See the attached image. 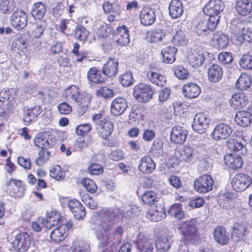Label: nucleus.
<instances>
[{
    "mask_svg": "<svg viewBox=\"0 0 252 252\" xmlns=\"http://www.w3.org/2000/svg\"><path fill=\"white\" fill-rule=\"evenodd\" d=\"M140 211L141 208L135 205L129 206L125 213L118 208L102 209L100 213L101 221L99 224L100 229L96 232V236L100 244L105 247L111 243L120 242L124 233L123 228L118 226L114 232H110V231L120 218H129Z\"/></svg>",
    "mask_w": 252,
    "mask_h": 252,
    "instance_id": "1",
    "label": "nucleus"
},
{
    "mask_svg": "<svg viewBox=\"0 0 252 252\" xmlns=\"http://www.w3.org/2000/svg\"><path fill=\"white\" fill-rule=\"evenodd\" d=\"M154 91L151 86L145 83H140L133 88V96L139 102L146 103L153 97Z\"/></svg>",
    "mask_w": 252,
    "mask_h": 252,
    "instance_id": "2",
    "label": "nucleus"
},
{
    "mask_svg": "<svg viewBox=\"0 0 252 252\" xmlns=\"http://www.w3.org/2000/svg\"><path fill=\"white\" fill-rule=\"evenodd\" d=\"M249 232V224L246 222H236L232 227V238L236 242L245 241Z\"/></svg>",
    "mask_w": 252,
    "mask_h": 252,
    "instance_id": "3",
    "label": "nucleus"
},
{
    "mask_svg": "<svg viewBox=\"0 0 252 252\" xmlns=\"http://www.w3.org/2000/svg\"><path fill=\"white\" fill-rule=\"evenodd\" d=\"M214 180L209 175H204L197 178L194 183V189L198 192L205 193L213 189Z\"/></svg>",
    "mask_w": 252,
    "mask_h": 252,
    "instance_id": "4",
    "label": "nucleus"
},
{
    "mask_svg": "<svg viewBox=\"0 0 252 252\" xmlns=\"http://www.w3.org/2000/svg\"><path fill=\"white\" fill-rule=\"evenodd\" d=\"M252 180L250 176L244 173L236 174L232 179V186L237 192L245 190L252 184Z\"/></svg>",
    "mask_w": 252,
    "mask_h": 252,
    "instance_id": "5",
    "label": "nucleus"
},
{
    "mask_svg": "<svg viewBox=\"0 0 252 252\" xmlns=\"http://www.w3.org/2000/svg\"><path fill=\"white\" fill-rule=\"evenodd\" d=\"M12 245L18 252H25L31 245V237L27 233L20 232L15 236Z\"/></svg>",
    "mask_w": 252,
    "mask_h": 252,
    "instance_id": "6",
    "label": "nucleus"
},
{
    "mask_svg": "<svg viewBox=\"0 0 252 252\" xmlns=\"http://www.w3.org/2000/svg\"><path fill=\"white\" fill-rule=\"evenodd\" d=\"M209 122L210 120L207 114L198 113L194 117L192 127L194 131L203 133L208 128Z\"/></svg>",
    "mask_w": 252,
    "mask_h": 252,
    "instance_id": "7",
    "label": "nucleus"
},
{
    "mask_svg": "<svg viewBox=\"0 0 252 252\" xmlns=\"http://www.w3.org/2000/svg\"><path fill=\"white\" fill-rule=\"evenodd\" d=\"M10 21L13 27L18 30H21L27 25L28 16L23 10L17 9L11 15Z\"/></svg>",
    "mask_w": 252,
    "mask_h": 252,
    "instance_id": "8",
    "label": "nucleus"
},
{
    "mask_svg": "<svg viewBox=\"0 0 252 252\" xmlns=\"http://www.w3.org/2000/svg\"><path fill=\"white\" fill-rule=\"evenodd\" d=\"M232 130L228 125L220 123L217 125L211 133L212 138L216 140L226 139L232 133Z\"/></svg>",
    "mask_w": 252,
    "mask_h": 252,
    "instance_id": "9",
    "label": "nucleus"
},
{
    "mask_svg": "<svg viewBox=\"0 0 252 252\" xmlns=\"http://www.w3.org/2000/svg\"><path fill=\"white\" fill-rule=\"evenodd\" d=\"M224 7V2L221 0H210L203 7V11L207 15H219Z\"/></svg>",
    "mask_w": 252,
    "mask_h": 252,
    "instance_id": "10",
    "label": "nucleus"
},
{
    "mask_svg": "<svg viewBox=\"0 0 252 252\" xmlns=\"http://www.w3.org/2000/svg\"><path fill=\"white\" fill-rule=\"evenodd\" d=\"M183 239L187 242H193L197 235V230L195 224L191 222H186L180 229Z\"/></svg>",
    "mask_w": 252,
    "mask_h": 252,
    "instance_id": "11",
    "label": "nucleus"
},
{
    "mask_svg": "<svg viewBox=\"0 0 252 252\" xmlns=\"http://www.w3.org/2000/svg\"><path fill=\"white\" fill-rule=\"evenodd\" d=\"M141 23L144 26L152 25L156 21V16L154 9L149 6H144L140 13Z\"/></svg>",
    "mask_w": 252,
    "mask_h": 252,
    "instance_id": "12",
    "label": "nucleus"
},
{
    "mask_svg": "<svg viewBox=\"0 0 252 252\" xmlns=\"http://www.w3.org/2000/svg\"><path fill=\"white\" fill-rule=\"evenodd\" d=\"M127 104L126 100L123 97H117L112 102L111 105V112L115 116H119L123 114L126 108Z\"/></svg>",
    "mask_w": 252,
    "mask_h": 252,
    "instance_id": "13",
    "label": "nucleus"
},
{
    "mask_svg": "<svg viewBox=\"0 0 252 252\" xmlns=\"http://www.w3.org/2000/svg\"><path fill=\"white\" fill-rule=\"evenodd\" d=\"M188 135L187 130L180 126L172 128L170 134V139L175 144H182L186 141Z\"/></svg>",
    "mask_w": 252,
    "mask_h": 252,
    "instance_id": "14",
    "label": "nucleus"
},
{
    "mask_svg": "<svg viewBox=\"0 0 252 252\" xmlns=\"http://www.w3.org/2000/svg\"><path fill=\"white\" fill-rule=\"evenodd\" d=\"M41 112L42 108L40 105H35L25 109L24 111L23 121L27 125H30L36 120Z\"/></svg>",
    "mask_w": 252,
    "mask_h": 252,
    "instance_id": "15",
    "label": "nucleus"
},
{
    "mask_svg": "<svg viewBox=\"0 0 252 252\" xmlns=\"http://www.w3.org/2000/svg\"><path fill=\"white\" fill-rule=\"evenodd\" d=\"M6 186L13 195L17 197H22L25 193V186L20 180L11 179L6 183Z\"/></svg>",
    "mask_w": 252,
    "mask_h": 252,
    "instance_id": "16",
    "label": "nucleus"
},
{
    "mask_svg": "<svg viewBox=\"0 0 252 252\" xmlns=\"http://www.w3.org/2000/svg\"><path fill=\"white\" fill-rule=\"evenodd\" d=\"M91 99V95L86 92L79 93L75 102L78 105V112L83 114L87 110Z\"/></svg>",
    "mask_w": 252,
    "mask_h": 252,
    "instance_id": "17",
    "label": "nucleus"
},
{
    "mask_svg": "<svg viewBox=\"0 0 252 252\" xmlns=\"http://www.w3.org/2000/svg\"><path fill=\"white\" fill-rule=\"evenodd\" d=\"M246 141L243 139H229L227 142V148L234 152L240 151L241 154L245 155L247 153L246 148Z\"/></svg>",
    "mask_w": 252,
    "mask_h": 252,
    "instance_id": "18",
    "label": "nucleus"
},
{
    "mask_svg": "<svg viewBox=\"0 0 252 252\" xmlns=\"http://www.w3.org/2000/svg\"><path fill=\"white\" fill-rule=\"evenodd\" d=\"M139 252H153V244L150 240L143 234H139L136 242Z\"/></svg>",
    "mask_w": 252,
    "mask_h": 252,
    "instance_id": "19",
    "label": "nucleus"
},
{
    "mask_svg": "<svg viewBox=\"0 0 252 252\" xmlns=\"http://www.w3.org/2000/svg\"><path fill=\"white\" fill-rule=\"evenodd\" d=\"M156 168V163L149 156H145L141 158L138 165L139 171L144 174L152 173Z\"/></svg>",
    "mask_w": 252,
    "mask_h": 252,
    "instance_id": "20",
    "label": "nucleus"
},
{
    "mask_svg": "<svg viewBox=\"0 0 252 252\" xmlns=\"http://www.w3.org/2000/svg\"><path fill=\"white\" fill-rule=\"evenodd\" d=\"M224 161L228 168L234 170L241 168L243 164L242 158L236 155L227 154L225 155Z\"/></svg>",
    "mask_w": 252,
    "mask_h": 252,
    "instance_id": "21",
    "label": "nucleus"
},
{
    "mask_svg": "<svg viewBox=\"0 0 252 252\" xmlns=\"http://www.w3.org/2000/svg\"><path fill=\"white\" fill-rule=\"evenodd\" d=\"M222 68L218 64H213L208 69V78L210 82L217 83L221 78Z\"/></svg>",
    "mask_w": 252,
    "mask_h": 252,
    "instance_id": "22",
    "label": "nucleus"
},
{
    "mask_svg": "<svg viewBox=\"0 0 252 252\" xmlns=\"http://www.w3.org/2000/svg\"><path fill=\"white\" fill-rule=\"evenodd\" d=\"M235 8L239 15H247L252 11V2L250 0H237Z\"/></svg>",
    "mask_w": 252,
    "mask_h": 252,
    "instance_id": "23",
    "label": "nucleus"
},
{
    "mask_svg": "<svg viewBox=\"0 0 252 252\" xmlns=\"http://www.w3.org/2000/svg\"><path fill=\"white\" fill-rule=\"evenodd\" d=\"M118 62L114 59H109L104 64L102 71L103 74L109 77H112L117 74Z\"/></svg>",
    "mask_w": 252,
    "mask_h": 252,
    "instance_id": "24",
    "label": "nucleus"
},
{
    "mask_svg": "<svg viewBox=\"0 0 252 252\" xmlns=\"http://www.w3.org/2000/svg\"><path fill=\"white\" fill-rule=\"evenodd\" d=\"M200 87L196 84L189 83L185 85L183 88V93L185 96L189 98L197 97L200 94Z\"/></svg>",
    "mask_w": 252,
    "mask_h": 252,
    "instance_id": "25",
    "label": "nucleus"
},
{
    "mask_svg": "<svg viewBox=\"0 0 252 252\" xmlns=\"http://www.w3.org/2000/svg\"><path fill=\"white\" fill-rule=\"evenodd\" d=\"M235 121L241 126H248L252 122V113L245 111H239L235 115Z\"/></svg>",
    "mask_w": 252,
    "mask_h": 252,
    "instance_id": "26",
    "label": "nucleus"
},
{
    "mask_svg": "<svg viewBox=\"0 0 252 252\" xmlns=\"http://www.w3.org/2000/svg\"><path fill=\"white\" fill-rule=\"evenodd\" d=\"M169 14L173 19L180 17L183 13L184 8L179 0H172L169 5Z\"/></svg>",
    "mask_w": 252,
    "mask_h": 252,
    "instance_id": "27",
    "label": "nucleus"
},
{
    "mask_svg": "<svg viewBox=\"0 0 252 252\" xmlns=\"http://www.w3.org/2000/svg\"><path fill=\"white\" fill-rule=\"evenodd\" d=\"M88 80L95 84H100L105 81V75L101 70L97 69L96 67L90 68L87 73Z\"/></svg>",
    "mask_w": 252,
    "mask_h": 252,
    "instance_id": "28",
    "label": "nucleus"
},
{
    "mask_svg": "<svg viewBox=\"0 0 252 252\" xmlns=\"http://www.w3.org/2000/svg\"><path fill=\"white\" fill-rule=\"evenodd\" d=\"M247 99V97L243 93H235L230 99V104L234 109H240L246 106Z\"/></svg>",
    "mask_w": 252,
    "mask_h": 252,
    "instance_id": "29",
    "label": "nucleus"
},
{
    "mask_svg": "<svg viewBox=\"0 0 252 252\" xmlns=\"http://www.w3.org/2000/svg\"><path fill=\"white\" fill-rule=\"evenodd\" d=\"M165 209L161 206H156L155 210L149 211L147 214L148 219L153 221H158L165 218Z\"/></svg>",
    "mask_w": 252,
    "mask_h": 252,
    "instance_id": "30",
    "label": "nucleus"
},
{
    "mask_svg": "<svg viewBox=\"0 0 252 252\" xmlns=\"http://www.w3.org/2000/svg\"><path fill=\"white\" fill-rule=\"evenodd\" d=\"M65 229L66 226L63 225H60L54 228L50 233L51 240L56 243L63 240L67 235Z\"/></svg>",
    "mask_w": 252,
    "mask_h": 252,
    "instance_id": "31",
    "label": "nucleus"
},
{
    "mask_svg": "<svg viewBox=\"0 0 252 252\" xmlns=\"http://www.w3.org/2000/svg\"><path fill=\"white\" fill-rule=\"evenodd\" d=\"M178 50L173 46H168L162 49L161 54L164 63H172L176 60L175 54Z\"/></svg>",
    "mask_w": 252,
    "mask_h": 252,
    "instance_id": "32",
    "label": "nucleus"
},
{
    "mask_svg": "<svg viewBox=\"0 0 252 252\" xmlns=\"http://www.w3.org/2000/svg\"><path fill=\"white\" fill-rule=\"evenodd\" d=\"M61 220L60 214L56 211H52L48 214L44 223V227L47 229H50L52 227L58 224Z\"/></svg>",
    "mask_w": 252,
    "mask_h": 252,
    "instance_id": "33",
    "label": "nucleus"
},
{
    "mask_svg": "<svg viewBox=\"0 0 252 252\" xmlns=\"http://www.w3.org/2000/svg\"><path fill=\"white\" fill-rule=\"evenodd\" d=\"M178 154L181 156L180 160L189 161L194 158L196 155V151L190 146H186L183 149L176 151L175 154L177 156Z\"/></svg>",
    "mask_w": 252,
    "mask_h": 252,
    "instance_id": "34",
    "label": "nucleus"
},
{
    "mask_svg": "<svg viewBox=\"0 0 252 252\" xmlns=\"http://www.w3.org/2000/svg\"><path fill=\"white\" fill-rule=\"evenodd\" d=\"M215 240L219 244L225 245L228 242L229 238L226 234V229L223 226L216 228L214 232Z\"/></svg>",
    "mask_w": 252,
    "mask_h": 252,
    "instance_id": "35",
    "label": "nucleus"
},
{
    "mask_svg": "<svg viewBox=\"0 0 252 252\" xmlns=\"http://www.w3.org/2000/svg\"><path fill=\"white\" fill-rule=\"evenodd\" d=\"M46 12V7L45 4L42 2H38L33 4L31 14L34 18L41 20Z\"/></svg>",
    "mask_w": 252,
    "mask_h": 252,
    "instance_id": "36",
    "label": "nucleus"
},
{
    "mask_svg": "<svg viewBox=\"0 0 252 252\" xmlns=\"http://www.w3.org/2000/svg\"><path fill=\"white\" fill-rule=\"evenodd\" d=\"M213 39L216 42V46L218 49H224L228 45V37L227 35L222 32H217L215 33L213 35Z\"/></svg>",
    "mask_w": 252,
    "mask_h": 252,
    "instance_id": "37",
    "label": "nucleus"
},
{
    "mask_svg": "<svg viewBox=\"0 0 252 252\" xmlns=\"http://www.w3.org/2000/svg\"><path fill=\"white\" fill-rule=\"evenodd\" d=\"M147 78L153 84L158 86H163L165 84L166 80L164 76L154 71L148 72Z\"/></svg>",
    "mask_w": 252,
    "mask_h": 252,
    "instance_id": "38",
    "label": "nucleus"
},
{
    "mask_svg": "<svg viewBox=\"0 0 252 252\" xmlns=\"http://www.w3.org/2000/svg\"><path fill=\"white\" fill-rule=\"evenodd\" d=\"M171 243L170 238L160 237L156 242V248L158 252H165L170 249Z\"/></svg>",
    "mask_w": 252,
    "mask_h": 252,
    "instance_id": "39",
    "label": "nucleus"
},
{
    "mask_svg": "<svg viewBox=\"0 0 252 252\" xmlns=\"http://www.w3.org/2000/svg\"><path fill=\"white\" fill-rule=\"evenodd\" d=\"M16 6L14 0H0V12L9 14Z\"/></svg>",
    "mask_w": 252,
    "mask_h": 252,
    "instance_id": "40",
    "label": "nucleus"
},
{
    "mask_svg": "<svg viewBox=\"0 0 252 252\" xmlns=\"http://www.w3.org/2000/svg\"><path fill=\"white\" fill-rule=\"evenodd\" d=\"M237 44H242L244 42L247 41L250 42L252 41V30L248 28L245 27L240 32V34L237 35L235 39Z\"/></svg>",
    "mask_w": 252,
    "mask_h": 252,
    "instance_id": "41",
    "label": "nucleus"
},
{
    "mask_svg": "<svg viewBox=\"0 0 252 252\" xmlns=\"http://www.w3.org/2000/svg\"><path fill=\"white\" fill-rule=\"evenodd\" d=\"M34 142L35 146L41 148V150L51 148L55 145V141L51 139H45L39 136L35 137Z\"/></svg>",
    "mask_w": 252,
    "mask_h": 252,
    "instance_id": "42",
    "label": "nucleus"
},
{
    "mask_svg": "<svg viewBox=\"0 0 252 252\" xmlns=\"http://www.w3.org/2000/svg\"><path fill=\"white\" fill-rule=\"evenodd\" d=\"M79 93V88L75 85H72L64 91V98L66 101H75Z\"/></svg>",
    "mask_w": 252,
    "mask_h": 252,
    "instance_id": "43",
    "label": "nucleus"
},
{
    "mask_svg": "<svg viewBox=\"0 0 252 252\" xmlns=\"http://www.w3.org/2000/svg\"><path fill=\"white\" fill-rule=\"evenodd\" d=\"M251 84V77L249 75L242 74L238 79L236 86L240 90H245L250 87Z\"/></svg>",
    "mask_w": 252,
    "mask_h": 252,
    "instance_id": "44",
    "label": "nucleus"
},
{
    "mask_svg": "<svg viewBox=\"0 0 252 252\" xmlns=\"http://www.w3.org/2000/svg\"><path fill=\"white\" fill-rule=\"evenodd\" d=\"M230 28L231 29V32L234 35L236 38L237 35L240 34V32L245 28L244 23L241 20L236 18L233 19L231 23Z\"/></svg>",
    "mask_w": 252,
    "mask_h": 252,
    "instance_id": "45",
    "label": "nucleus"
},
{
    "mask_svg": "<svg viewBox=\"0 0 252 252\" xmlns=\"http://www.w3.org/2000/svg\"><path fill=\"white\" fill-rule=\"evenodd\" d=\"M189 62L195 67L200 66L205 60V56L203 53H195L189 57Z\"/></svg>",
    "mask_w": 252,
    "mask_h": 252,
    "instance_id": "46",
    "label": "nucleus"
},
{
    "mask_svg": "<svg viewBox=\"0 0 252 252\" xmlns=\"http://www.w3.org/2000/svg\"><path fill=\"white\" fill-rule=\"evenodd\" d=\"M188 39L185 33L182 30L178 31L173 38V43L176 46L186 45Z\"/></svg>",
    "mask_w": 252,
    "mask_h": 252,
    "instance_id": "47",
    "label": "nucleus"
},
{
    "mask_svg": "<svg viewBox=\"0 0 252 252\" xmlns=\"http://www.w3.org/2000/svg\"><path fill=\"white\" fill-rule=\"evenodd\" d=\"M168 213L179 220L184 217V213L182 210V205L180 204L173 205L168 210Z\"/></svg>",
    "mask_w": 252,
    "mask_h": 252,
    "instance_id": "48",
    "label": "nucleus"
},
{
    "mask_svg": "<svg viewBox=\"0 0 252 252\" xmlns=\"http://www.w3.org/2000/svg\"><path fill=\"white\" fill-rule=\"evenodd\" d=\"M101 131H99V135L102 138L108 137L113 131L114 126L112 122L108 121L101 126Z\"/></svg>",
    "mask_w": 252,
    "mask_h": 252,
    "instance_id": "49",
    "label": "nucleus"
},
{
    "mask_svg": "<svg viewBox=\"0 0 252 252\" xmlns=\"http://www.w3.org/2000/svg\"><path fill=\"white\" fill-rule=\"evenodd\" d=\"M165 34L163 30L157 29L149 33L148 38L151 42L156 43L161 41L165 37Z\"/></svg>",
    "mask_w": 252,
    "mask_h": 252,
    "instance_id": "50",
    "label": "nucleus"
},
{
    "mask_svg": "<svg viewBox=\"0 0 252 252\" xmlns=\"http://www.w3.org/2000/svg\"><path fill=\"white\" fill-rule=\"evenodd\" d=\"M50 152L47 149L40 150L38 152V157L35 159V163L38 166H42L49 159Z\"/></svg>",
    "mask_w": 252,
    "mask_h": 252,
    "instance_id": "51",
    "label": "nucleus"
},
{
    "mask_svg": "<svg viewBox=\"0 0 252 252\" xmlns=\"http://www.w3.org/2000/svg\"><path fill=\"white\" fill-rule=\"evenodd\" d=\"M163 143L160 140H155L150 149V152L155 157H159L163 153Z\"/></svg>",
    "mask_w": 252,
    "mask_h": 252,
    "instance_id": "52",
    "label": "nucleus"
},
{
    "mask_svg": "<svg viewBox=\"0 0 252 252\" xmlns=\"http://www.w3.org/2000/svg\"><path fill=\"white\" fill-rule=\"evenodd\" d=\"M111 33H113V29L110 25L106 24L101 25L96 32L98 37L105 38Z\"/></svg>",
    "mask_w": 252,
    "mask_h": 252,
    "instance_id": "53",
    "label": "nucleus"
},
{
    "mask_svg": "<svg viewBox=\"0 0 252 252\" xmlns=\"http://www.w3.org/2000/svg\"><path fill=\"white\" fill-rule=\"evenodd\" d=\"M133 81L132 74L130 72H126L119 76V82L124 87L130 86Z\"/></svg>",
    "mask_w": 252,
    "mask_h": 252,
    "instance_id": "54",
    "label": "nucleus"
},
{
    "mask_svg": "<svg viewBox=\"0 0 252 252\" xmlns=\"http://www.w3.org/2000/svg\"><path fill=\"white\" fill-rule=\"evenodd\" d=\"M46 28L45 22L43 21L37 22L35 27L32 32V36L35 38H39L43 34Z\"/></svg>",
    "mask_w": 252,
    "mask_h": 252,
    "instance_id": "55",
    "label": "nucleus"
},
{
    "mask_svg": "<svg viewBox=\"0 0 252 252\" xmlns=\"http://www.w3.org/2000/svg\"><path fill=\"white\" fill-rule=\"evenodd\" d=\"M88 31L82 26H77L75 30L74 36L76 39L85 41L88 37Z\"/></svg>",
    "mask_w": 252,
    "mask_h": 252,
    "instance_id": "56",
    "label": "nucleus"
},
{
    "mask_svg": "<svg viewBox=\"0 0 252 252\" xmlns=\"http://www.w3.org/2000/svg\"><path fill=\"white\" fill-rule=\"evenodd\" d=\"M239 64L241 67L245 69H252V56L244 55L239 61Z\"/></svg>",
    "mask_w": 252,
    "mask_h": 252,
    "instance_id": "57",
    "label": "nucleus"
},
{
    "mask_svg": "<svg viewBox=\"0 0 252 252\" xmlns=\"http://www.w3.org/2000/svg\"><path fill=\"white\" fill-rule=\"evenodd\" d=\"M81 183L87 190L91 193H94L97 190V186L95 182L92 179L89 178L83 179L81 181Z\"/></svg>",
    "mask_w": 252,
    "mask_h": 252,
    "instance_id": "58",
    "label": "nucleus"
},
{
    "mask_svg": "<svg viewBox=\"0 0 252 252\" xmlns=\"http://www.w3.org/2000/svg\"><path fill=\"white\" fill-rule=\"evenodd\" d=\"M157 199V195L153 191L145 192L142 196V201L143 203L147 205L154 204Z\"/></svg>",
    "mask_w": 252,
    "mask_h": 252,
    "instance_id": "59",
    "label": "nucleus"
},
{
    "mask_svg": "<svg viewBox=\"0 0 252 252\" xmlns=\"http://www.w3.org/2000/svg\"><path fill=\"white\" fill-rule=\"evenodd\" d=\"M175 75L179 79L184 80L187 79L189 76L187 69L182 65H179L174 68Z\"/></svg>",
    "mask_w": 252,
    "mask_h": 252,
    "instance_id": "60",
    "label": "nucleus"
},
{
    "mask_svg": "<svg viewBox=\"0 0 252 252\" xmlns=\"http://www.w3.org/2000/svg\"><path fill=\"white\" fill-rule=\"evenodd\" d=\"M208 16L209 18L207 20H206V23L207 24L209 31H213L216 28L219 22L220 16L218 14Z\"/></svg>",
    "mask_w": 252,
    "mask_h": 252,
    "instance_id": "61",
    "label": "nucleus"
},
{
    "mask_svg": "<svg viewBox=\"0 0 252 252\" xmlns=\"http://www.w3.org/2000/svg\"><path fill=\"white\" fill-rule=\"evenodd\" d=\"M206 23V20L201 19L196 25L194 31L198 35L207 34L209 29Z\"/></svg>",
    "mask_w": 252,
    "mask_h": 252,
    "instance_id": "62",
    "label": "nucleus"
},
{
    "mask_svg": "<svg viewBox=\"0 0 252 252\" xmlns=\"http://www.w3.org/2000/svg\"><path fill=\"white\" fill-rule=\"evenodd\" d=\"M71 212L77 220L82 219L86 216L85 208L81 204H80V206H77Z\"/></svg>",
    "mask_w": 252,
    "mask_h": 252,
    "instance_id": "63",
    "label": "nucleus"
},
{
    "mask_svg": "<svg viewBox=\"0 0 252 252\" xmlns=\"http://www.w3.org/2000/svg\"><path fill=\"white\" fill-rule=\"evenodd\" d=\"M92 129L90 124H84L78 126L76 128V132L79 135H84L88 133Z\"/></svg>",
    "mask_w": 252,
    "mask_h": 252,
    "instance_id": "64",
    "label": "nucleus"
}]
</instances>
